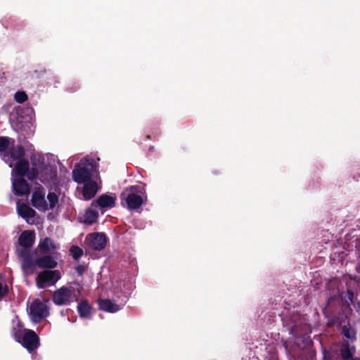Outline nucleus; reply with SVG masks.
<instances>
[{"instance_id": "nucleus-1", "label": "nucleus", "mask_w": 360, "mask_h": 360, "mask_svg": "<svg viewBox=\"0 0 360 360\" xmlns=\"http://www.w3.org/2000/svg\"><path fill=\"white\" fill-rule=\"evenodd\" d=\"M121 204L129 210H136L147 200L145 190L136 185L126 188L120 194Z\"/></svg>"}, {"instance_id": "nucleus-2", "label": "nucleus", "mask_w": 360, "mask_h": 360, "mask_svg": "<svg viewBox=\"0 0 360 360\" xmlns=\"http://www.w3.org/2000/svg\"><path fill=\"white\" fill-rule=\"evenodd\" d=\"M44 256L33 259L32 255L30 250H23L19 252V256L22 259V267L24 270L32 269L37 266L40 269H53L58 265L55 258L50 254H44Z\"/></svg>"}, {"instance_id": "nucleus-3", "label": "nucleus", "mask_w": 360, "mask_h": 360, "mask_svg": "<svg viewBox=\"0 0 360 360\" xmlns=\"http://www.w3.org/2000/svg\"><path fill=\"white\" fill-rule=\"evenodd\" d=\"M37 161L41 163L39 166L40 176H39L40 181L46 186H56L58 183L56 168L46 165L43 158H38Z\"/></svg>"}, {"instance_id": "nucleus-4", "label": "nucleus", "mask_w": 360, "mask_h": 360, "mask_svg": "<svg viewBox=\"0 0 360 360\" xmlns=\"http://www.w3.org/2000/svg\"><path fill=\"white\" fill-rule=\"evenodd\" d=\"M16 341L20 343L30 352L35 351L39 347V338L30 329H24L22 335L16 333Z\"/></svg>"}, {"instance_id": "nucleus-5", "label": "nucleus", "mask_w": 360, "mask_h": 360, "mask_svg": "<svg viewBox=\"0 0 360 360\" xmlns=\"http://www.w3.org/2000/svg\"><path fill=\"white\" fill-rule=\"evenodd\" d=\"M75 291L73 287L63 286L53 292L52 301L57 306L69 305L73 301V298L77 300L76 296L74 295Z\"/></svg>"}, {"instance_id": "nucleus-6", "label": "nucleus", "mask_w": 360, "mask_h": 360, "mask_svg": "<svg viewBox=\"0 0 360 360\" xmlns=\"http://www.w3.org/2000/svg\"><path fill=\"white\" fill-rule=\"evenodd\" d=\"M60 277V272L58 270H44L37 275L36 283L39 288H44L47 283L54 285Z\"/></svg>"}, {"instance_id": "nucleus-7", "label": "nucleus", "mask_w": 360, "mask_h": 360, "mask_svg": "<svg viewBox=\"0 0 360 360\" xmlns=\"http://www.w3.org/2000/svg\"><path fill=\"white\" fill-rule=\"evenodd\" d=\"M45 193L44 188L38 185L35 187L32 195L31 204L39 211L45 212L49 210V205L45 199Z\"/></svg>"}, {"instance_id": "nucleus-8", "label": "nucleus", "mask_w": 360, "mask_h": 360, "mask_svg": "<svg viewBox=\"0 0 360 360\" xmlns=\"http://www.w3.org/2000/svg\"><path fill=\"white\" fill-rule=\"evenodd\" d=\"M30 314L34 322L39 323L48 316L47 307L39 300H35L30 304Z\"/></svg>"}, {"instance_id": "nucleus-9", "label": "nucleus", "mask_w": 360, "mask_h": 360, "mask_svg": "<svg viewBox=\"0 0 360 360\" xmlns=\"http://www.w3.org/2000/svg\"><path fill=\"white\" fill-rule=\"evenodd\" d=\"M86 242L89 248L101 251L106 246L107 238L103 233H93L87 235Z\"/></svg>"}, {"instance_id": "nucleus-10", "label": "nucleus", "mask_w": 360, "mask_h": 360, "mask_svg": "<svg viewBox=\"0 0 360 360\" xmlns=\"http://www.w3.org/2000/svg\"><path fill=\"white\" fill-rule=\"evenodd\" d=\"M91 170L88 167H82L79 165H76L72 170L73 180L79 184L91 181Z\"/></svg>"}, {"instance_id": "nucleus-11", "label": "nucleus", "mask_w": 360, "mask_h": 360, "mask_svg": "<svg viewBox=\"0 0 360 360\" xmlns=\"http://www.w3.org/2000/svg\"><path fill=\"white\" fill-rule=\"evenodd\" d=\"M12 188L17 196L27 195L30 192V186L24 177H15L12 182Z\"/></svg>"}, {"instance_id": "nucleus-12", "label": "nucleus", "mask_w": 360, "mask_h": 360, "mask_svg": "<svg viewBox=\"0 0 360 360\" xmlns=\"http://www.w3.org/2000/svg\"><path fill=\"white\" fill-rule=\"evenodd\" d=\"M34 231L26 230L21 233L18 238V244L22 248L20 252L23 250H29L35 241Z\"/></svg>"}, {"instance_id": "nucleus-13", "label": "nucleus", "mask_w": 360, "mask_h": 360, "mask_svg": "<svg viewBox=\"0 0 360 360\" xmlns=\"http://www.w3.org/2000/svg\"><path fill=\"white\" fill-rule=\"evenodd\" d=\"M98 191L97 183L94 181H89L84 183L82 195L85 200H89L93 198Z\"/></svg>"}, {"instance_id": "nucleus-14", "label": "nucleus", "mask_w": 360, "mask_h": 360, "mask_svg": "<svg viewBox=\"0 0 360 360\" xmlns=\"http://www.w3.org/2000/svg\"><path fill=\"white\" fill-rule=\"evenodd\" d=\"M38 248L41 254H51L57 249L54 241L48 237L40 241Z\"/></svg>"}, {"instance_id": "nucleus-15", "label": "nucleus", "mask_w": 360, "mask_h": 360, "mask_svg": "<svg viewBox=\"0 0 360 360\" xmlns=\"http://www.w3.org/2000/svg\"><path fill=\"white\" fill-rule=\"evenodd\" d=\"M30 169L29 161L26 159L17 160L15 165L14 171L16 174V177L26 176L27 172Z\"/></svg>"}, {"instance_id": "nucleus-16", "label": "nucleus", "mask_w": 360, "mask_h": 360, "mask_svg": "<svg viewBox=\"0 0 360 360\" xmlns=\"http://www.w3.org/2000/svg\"><path fill=\"white\" fill-rule=\"evenodd\" d=\"M30 160L32 167V168L30 167L26 177L30 181H34L39 178L40 176L39 166L41 165V163H39L37 160H36L34 155L31 156Z\"/></svg>"}, {"instance_id": "nucleus-17", "label": "nucleus", "mask_w": 360, "mask_h": 360, "mask_svg": "<svg viewBox=\"0 0 360 360\" xmlns=\"http://www.w3.org/2000/svg\"><path fill=\"white\" fill-rule=\"evenodd\" d=\"M98 305L100 309L102 311L115 313L120 310V306L109 299H101L98 301Z\"/></svg>"}, {"instance_id": "nucleus-18", "label": "nucleus", "mask_w": 360, "mask_h": 360, "mask_svg": "<svg viewBox=\"0 0 360 360\" xmlns=\"http://www.w3.org/2000/svg\"><path fill=\"white\" fill-rule=\"evenodd\" d=\"M18 214L23 219H30L36 216L37 212L27 204L22 202L17 207Z\"/></svg>"}, {"instance_id": "nucleus-19", "label": "nucleus", "mask_w": 360, "mask_h": 360, "mask_svg": "<svg viewBox=\"0 0 360 360\" xmlns=\"http://www.w3.org/2000/svg\"><path fill=\"white\" fill-rule=\"evenodd\" d=\"M115 198L103 194L97 199L96 204L102 208H112L115 205Z\"/></svg>"}, {"instance_id": "nucleus-20", "label": "nucleus", "mask_w": 360, "mask_h": 360, "mask_svg": "<svg viewBox=\"0 0 360 360\" xmlns=\"http://www.w3.org/2000/svg\"><path fill=\"white\" fill-rule=\"evenodd\" d=\"M77 311L81 318L89 319L91 313V307L87 300H82L77 305Z\"/></svg>"}, {"instance_id": "nucleus-21", "label": "nucleus", "mask_w": 360, "mask_h": 360, "mask_svg": "<svg viewBox=\"0 0 360 360\" xmlns=\"http://www.w3.org/2000/svg\"><path fill=\"white\" fill-rule=\"evenodd\" d=\"M9 153L11 158L13 160H20L22 159H25L24 156L25 155V151L24 147L21 145L12 146L11 148H10Z\"/></svg>"}, {"instance_id": "nucleus-22", "label": "nucleus", "mask_w": 360, "mask_h": 360, "mask_svg": "<svg viewBox=\"0 0 360 360\" xmlns=\"http://www.w3.org/2000/svg\"><path fill=\"white\" fill-rule=\"evenodd\" d=\"M98 217V212L94 210H88L84 215V222L86 224L91 225L94 224Z\"/></svg>"}, {"instance_id": "nucleus-23", "label": "nucleus", "mask_w": 360, "mask_h": 360, "mask_svg": "<svg viewBox=\"0 0 360 360\" xmlns=\"http://www.w3.org/2000/svg\"><path fill=\"white\" fill-rule=\"evenodd\" d=\"M13 328L11 330V334L14 339L16 340V335L15 334L20 333V335H22L23 333L24 329L22 328V323L21 321L16 319L12 321Z\"/></svg>"}, {"instance_id": "nucleus-24", "label": "nucleus", "mask_w": 360, "mask_h": 360, "mask_svg": "<svg viewBox=\"0 0 360 360\" xmlns=\"http://www.w3.org/2000/svg\"><path fill=\"white\" fill-rule=\"evenodd\" d=\"M49 202V209L53 210L58 202V196L53 192H49L47 195Z\"/></svg>"}, {"instance_id": "nucleus-25", "label": "nucleus", "mask_w": 360, "mask_h": 360, "mask_svg": "<svg viewBox=\"0 0 360 360\" xmlns=\"http://www.w3.org/2000/svg\"><path fill=\"white\" fill-rule=\"evenodd\" d=\"M70 254L75 260L78 261L79 259L83 255V250L77 245H73L70 249Z\"/></svg>"}, {"instance_id": "nucleus-26", "label": "nucleus", "mask_w": 360, "mask_h": 360, "mask_svg": "<svg viewBox=\"0 0 360 360\" xmlns=\"http://www.w3.org/2000/svg\"><path fill=\"white\" fill-rule=\"evenodd\" d=\"M11 139L8 136H0V153L6 152L8 149Z\"/></svg>"}, {"instance_id": "nucleus-27", "label": "nucleus", "mask_w": 360, "mask_h": 360, "mask_svg": "<svg viewBox=\"0 0 360 360\" xmlns=\"http://www.w3.org/2000/svg\"><path fill=\"white\" fill-rule=\"evenodd\" d=\"M15 101L18 103H23L28 98L27 94L22 91H17L14 95Z\"/></svg>"}, {"instance_id": "nucleus-28", "label": "nucleus", "mask_w": 360, "mask_h": 360, "mask_svg": "<svg viewBox=\"0 0 360 360\" xmlns=\"http://www.w3.org/2000/svg\"><path fill=\"white\" fill-rule=\"evenodd\" d=\"M9 292L8 286L5 284L3 285L0 283V301L2 300Z\"/></svg>"}, {"instance_id": "nucleus-29", "label": "nucleus", "mask_w": 360, "mask_h": 360, "mask_svg": "<svg viewBox=\"0 0 360 360\" xmlns=\"http://www.w3.org/2000/svg\"><path fill=\"white\" fill-rule=\"evenodd\" d=\"M341 356L345 360H348L352 358V354L348 347H345L341 349Z\"/></svg>"}, {"instance_id": "nucleus-30", "label": "nucleus", "mask_w": 360, "mask_h": 360, "mask_svg": "<svg viewBox=\"0 0 360 360\" xmlns=\"http://www.w3.org/2000/svg\"><path fill=\"white\" fill-rule=\"evenodd\" d=\"M75 271L79 276H82L86 271V267L84 264H79L75 267Z\"/></svg>"}, {"instance_id": "nucleus-31", "label": "nucleus", "mask_w": 360, "mask_h": 360, "mask_svg": "<svg viewBox=\"0 0 360 360\" xmlns=\"http://www.w3.org/2000/svg\"><path fill=\"white\" fill-rule=\"evenodd\" d=\"M288 329L292 335H296L297 334V328L296 325L289 326Z\"/></svg>"}, {"instance_id": "nucleus-32", "label": "nucleus", "mask_w": 360, "mask_h": 360, "mask_svg": "<svg viewBox=\"0 0 360 360\" xmlns=\"http://www.w3.org/2000/svg\"><path fill=\"white\" fill-rule=\"evenodd\" d=\"M354 296V292L351 290H347V297L349 301L353 302Z\"/></svg>"}, {"instance_id": "nucleus-33", "label": "nucleus", "mask_w": 360, "mask_h": 360, "mask_svg": "<svg viewBox=\"0 0 360 360\" xmlns=\"http://www.w3.org/2000/svg\"><path fill=\"white\" fill-rule=\"evenodd\" d=\"M343 334H344V335H345L347 338H349H349H351L350 333H349V329L344 328Z\"/></svg>"}, {"instance_id": "nucleus-34", "label": "nucleus", "mask_w": 360, "mask_h": 360, "mask_svg": "<svg viewBox=\"0 0 360 360\" xmlns=\"http://www.w3.org/2000/svg\"><path fill=\"white\" fill-rule=\"evenodd\" d=\"M146 139H150V135H147V136H146Z\"/></svg>"}, {"instance_id": "nucleus-35", "label": "nucleus", "mask_w": 360, "mask_h": 360, "mask_svg": "<svg viewBox=\"0 0 360 360\" xmlns=\"http://www.w3.org/2000/svg\"><path fill=\"white\" fill-rule=\"evenodd\" d=\"M41 72H43V73L46 72V69L44 68L43 70H41Z\"/></svg>"}]
</instances>
